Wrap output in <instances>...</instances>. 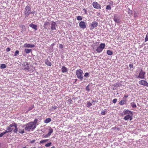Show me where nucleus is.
<instances>
[{
  "label": "nucleus",
  "instance_id": "nucleus-53",
  "mask_svg": "<svg viewBox=\"0 0 148 148\" xmlns=\"http://www.w3.org/2000/svg\"><path fill=\"white\" fill-rule=\"evenodd\" d=\"M134 16L135 17L136 16V15L135 14H134Z\"/></svg>",
  "mask_w": 148,
  "mask_h": 148
},
{
  "label": "nucleus",
  "instance_id": "nucleus-43",
  "mask_svg": "<svg viewBox=\"0 0 148 148\" xmlns=\"http://www.w3.org/2000/svg\"><path fill=\"white\" fill-rule=\"evenodd\" d=\"M59 47L60 48H63V45L62 44H60L59 45Z\"/></svg>",
  "mask_w": 148,
  "mask_h": 148
},
{
  "label": "nucleus",
  "instance_id": "nucleus-6",
  "mask_svg": "<svg viewBox=\"0 0 148 148\" xmlns=\"http://www.w3.org/2000/svg\"><path fill=\"white\" fill-rule=\"evenodd\" d=\"M105 47V44L104 43H101L99 46L97 47L96 51L98 53H100L101 52Z\"/></svg>",
  "mask_w": 148,
  "mask_h": 148
},
{
  "label": "nucleus",
  "instance_id": "nucleus-56",
  "mask_svg": "<svg viewBox=\"0 0 148 148\" xmlns=\"http://www.w3.org/2000/svg\"><path fill=\"white\" fill-rule=\"evenodd\" d=\"M23 148H26V147H23Z\"/></svg>",
  "mask_w": 148,
  "mask_h": 148
},
{
  "label": "nucleus",
  "instance_id": "nucleus-2",
  "mask_svg": "<svg viewBox=\"0 0 148 148\" xmlns=\"http://www.w3.org/2000/svg\"><path fill=\"white\" fill-rule=\"evenodd\" d=\"M126 115L123 119L125 120H127L129 119L130 120H131L132 119V113L129 110H126L123 111L122 113V115Z\"/></svg>",
  "mask_w": 148,
  "mask_h": 148
},
{
  "label": "nucleus",
  "instance_id": "nucleus-30",
  "mask_svg": "<svg viewBox=\"0 0 148 148\" xmlns=\"http://www.w3.org/2000/svg\"><path fill=\"white\" fill-rule=\"evenodd\" d=\"M77 19L79 21H80L82 20V18L80 16H78L77 17Z\"/></svg>",
  "mask_w": 148,
  "mask_h": 148
},
{
  "label": "nucleus",
  "instance_id": "nucleus-39",
  "mask_svg": "<svg viewBox=\"0 0 148 148\" xmlns=\"http://www.w3.org/2000/svg\"><path fill=\"white\" fill-rule=\"evenodd\" d=\"M0 67L1 69H4L6 68V65H1Z\"/></svg>",
  "mask_w": 148,
  "mask_h": 148
},
{
  "label": "nucleus",
  "instance_id": "nucleus-32",
  "mask_svg": "<svg viewBox=\"0 0 148 148\" xmlns=\"http://www.w3.org/2000/svg\"><path fill=\"white\" fill-rule=\"evenodd\" d=\"M19 53V51H18L16 50L15 51V53L14 56H17L18 54Z\"/></svg>",
  "mask_w": 148,
  "mask_h": 148
},
{
  "label": "nucleus",
  "instance_id": "nucleus-9",
  "mask_svg": "<svg viewBox=\"0 0 148 148\" xmlns=\"http://www.w3.org/2000/svg\"><path fill=\"white\" fill-rule=\"evenodd\" d=\"M138 83L140 85L148 87V83L145 80H141L138 82Z\"/></svg>",
  "mask_w": 148,
  "mask_h": 148
},
{
  "label": "nucleus",
  "instance_id": "nucleus-29",
  "mask_svg": "<svg viewBox=\"0 0 148 148\" xmlns=\"http://www.w3.org/2000/svg\"><path fill=\"white\" fill-rule=\"evenodd\" d=\"M128 13L129 14H132V11L131 10H130V8L128 9Z\"/></svg>",
  "mask_w": 148,
  "mask_h": 148
},
{
  "label": "nucleus",
  "instance_id": "nucleus-3",
  "mask_svg": "<svg viewBox=\"0 0 148 148\" xmlns=\"http://www.w3.org/2000/svg\"><path fill=\"white\" fill-rule=\"evenodd\" d=\"M34 125L32 122H30L27 124L26 126L25 127V130L29 131L31 129H34Z\"/></svg>",
  "mask_w": 148,
  "mask_h": 148
},
{
  "label": "nucleus",
  "instance_id": "nucleus-55",
  "mask_svg": "<svg viewBox=\"0 0 148 148\" xmlns=\"http://www.w3.org/2000/svg\"><path fill=\"white\" fill-rule=\"evenodd\" d=\"M27 70H29V69H27Z\"/></svg>",
  "mask_w": 148,
  "mask_h": 148
},
{
  "label": "nucleus",
  "instance_id": "nucleus-8",
  "mask_svg": "<svg viewBox=\"0 0 148 148\" xmlns=\"http://www.w3.org/2000/svg\"><path fill=\"white\" fill-rule=\"evenodd\" d=\"M79 27L82 29H84L86 27L85 22L83 21H81L79 23Z\"/></svg>",
  "mask_w": 148,
  "mask_h": 148
},
{
  "label": "nucleus",
  "instance_id": "nucleus-4",
  "mask_svg": "<svg viewBox=\"0 0 148 148\" xmlns=\"http://www.w3.org/2000/svg\"><path fill=\"white\" fill-rule=\"evenodd\" d=\"M83 71L81 69L78 70L76 72V75H77V77L80 80H82L83 79Z\"/></svg>",
  "mask_w": 148,
  "mask_h": 148
},
{
  "label": "nucleus",
  "instance_id": "nucleus-19",
  "mask_svg": "<svg viewBox=\"0 0 148 148\" xmlns=\"http://www.w3.org/2000/svg\"><path fill=\"white\" fill-rule=\"evenodd\" d=\"M62 73H65L67 71V69L64 66H63L62 68Z\"/></svg>",
  "mask_w": 148,
  "mask_h": 148
},
{
  "label": "nucleus",
  "instance_id": "nucleus-15",
  "mask_svg": "<svg viewBox=\"0 0 148 148\" xmlns=\"http://www.w3.org/2000/svg\"><path fill=\"white\" fill-rule=\"evenodd\" d=\"M22 126L21 127L22 128H19L18 129V132L20 134H23L25 133L24 129L23 128L24 126Z\"/></svg>",
  "mask_w": 148,
  "mask_h": 148
},
{
  "label": "nucleus",
  "instance_id": "nucleus-38",
  "mask_svg": "<svg viewBox=\"0 0 148 148\" xmlns=\"http://www.w3.org/2000/svg\"><path fill=\"white\" fill-rule=\"evenodd\" d=\"M10 50V49L9 47H8L6 49V51L7 52H9Z\"/></svg>",
  "mask_w": 148,
  "mask_h": 148
},
{
  "label": "nucleus",
  "instance_id": "nucleus-24",
  "mask_svg": "<svg viewBox=\"0 0 148 148\" xmlns=\"http://www.w3.org/2000/svg\"><path fill=\"white\" fill-rule=\"evenodd\" d=\"M34 105H32L31 106L29 107V108L28 110L27 111V112H28L31 110L33 108H34Z\"/></svg>",
  "mask_w": 148,
  "mask_h": 148
},
{
  "label": "nucleus",
  "instance_id": "nucleus-52",
  "mask_svg": "<svg viewBox=\"0 0 148 148\" xmlns=\"http://www.w3.org/2000/svg\"><path fill=\"white\" fill-rule=\"evenodd\" d=\"M51 148H55L54 146H53V147H51Z\"/></svg>",
  "mask_w": 148,
  "mask_h": 148
},
{
  "label": "nucleus",
  "instance_id": "nucleus-1",
  "mask_svg": "<svg viewBox=\"0 0 148 148\" xmlns=\"http://www.w3.org/2000/svg\"><path fill=\"white\" fill-rule=\"evenodd\" d=\"M6 129L9 132H12L13 131L14 133H17L18 131L17 125L15 123H13L10 124L9 126L7 127Z\"/></svg>",
  "mask_w": 148,
  "mask_h": 148
},
{
  "label": "nucleus",
  "instance_id": "nucleus-36",
  "mask_svg": "<svg viewBox=\"0 0 148 148\" xmlns=\"http://www.w3.org/2000/svg\"><path fill=\"white\" fill-rule=\"evenodd\" d=\"M117 101V99H113L112 102L114 103H116Z\"/></svg>",
  "mask_w": 148,
  "mask_h": 148
},
{
  "label": "nucleus",
  "instance_id": "nucleus-20",
  "mask_svg": "<svg viewBox=\"0 0 148 148\" xmlns=\"http://www.w3.org/2000/svg\"><path fill=\"white\" fill-rule=\"evenodd\" d=\"M38 120L37 119H35L33 122H32L33 124L34 125V128H35L36 127V124Z\"/></svg>",
  "mask_w": 148,
  "mask_h": 148
},
{
  "label": "nucleus",
  "instance_id": "nucleus-22",
  "mask_svg": "<svg viewBox=\"0 0 148 148\" xmlns=\"http://www.w3.org/2000/svg\"><path fill=\"white\" fill-rule=\"evenodd\" d=\"M51 121V119L50 118L46 119L45 121L44 122L45 123H48L50 122Z\"/></svg>",
  "mask_w": 148,
  "mask_h": 148
},
{
  "label": "nucleus",
  "instance_id": "nucleus-10",
  "mask_svg": "<svg viewBox=\"0 0 148 148\" xmlns=\"http://www.w3.org/2000/svg\"><path fill=\"white\" fill-rule=\"evenodd\" d=\"M145 73L143 72L142 70H141L139 73L138 77L141 79H144L145 77Z\"/></svg>",
  "mask_w": 148,
  "mask_h": 148
},
{
  "label": "nucleus",
  "instance_id": "nucleus-27",
  "mask_svg": "<svg viewBox=\"0 0 148 148\" xmlns=\"http://www.w3.org/2000/svg\"><path fill=\"white\" fill-rule=\"evenodd\" d=\"M48 141V139L42 140L40 141V143H43Z\"/></svg>",
  "mask_w": 148,
  "mask_h": 148
},
{
  "label": "nucleus",
  "instance_id": "nucleus-12",
  "mask_svg": "<svg viewBox=\"0 0 148 148\" xmlns=\"http://www.w3.org/2000/svg\"><path fill=\"white\" fill-rule=\"evenodd\" d=\"M57 26L56 23L55 22L52 21L51 23V29L52 30H56V27Z\"/></svg>",
  "mask_w": 148,
  "mask_h": 148
},
{
  "label": "nucleus",
  "instance_id": "nucleus-50",
  "mask_svg": "<svg viewBox=\"0 0 148 148\" xmlns=\"http://www.w3.org/2000/svg\"><path fill=\"white\" fill-rule=\"evenodd\" d=\"M130 68H132L133 67V65H130Z\"/></svg>",
  "mask_w": 148,
  "mask_h": 148
},
{
  "label": "nucleus",
  "instance_id": "nucleus-26",
  "mask_svg": "<svg viewBox=\"0 0 148 148\" xmlns=\"http://www.w3.org/2000/svg\"><path fill=\"white\" fill-rule=\"evenodd\" d=\"M49 23L48 22H46L45 23L44 25V27L45 29H46V26L48 25Z\"/></svg>",
  "mask_w": 148,
  "mask_h": 148
},
{
  "label": "nucleus",
  "instance_id": "nucleus-21",
  "mask_svg": "<svg viewBox=\"0 0 148 148\" xmlns=\"http://www.w3.org/2000/svg\"><path fill=\"white\" fill-rule=\"evenodd\" d=\"M24 50L26 53L27 54L29 53L32 51V49H25Z\"/></svg>",
  "mask_w": 148,
  "mask_h": 148
},
{
  "label": "nucleus",
  "instance_id": "nucleus-47",
  "mask_svg": "<svg viewBox=\"0 0 148 148\" xmlns=\"http://www.w3.org/2000/svg\"><path fill=\"white\" fill-rule=\"evenodd\" d=\"M35 141V140H34L31 141L30 143H34Z\"/></svg>",
  "mask_w": 148,
  "mask_h": 148
},
{
  "label": "nucleus",
  "instance_id": "nucleus-25",
  "mask_svg": "<svg viewBox=\"0 0 148 148\" xmlns=\"http://www.w3.org/2000/svg\"><path fill=\"white\" fill-rule=\"evenodd\" d=\"M131 105L132 108H136V103L134 102L131 103Z\"/></svg>",
  "mask_w": 148,
  "mask_h": 148
},
{
  "label": "nucleus",
  "instance_id": "nucleus-54",
  "mask_svg": "<svg viewBox=\"0 0 148 148\" xmlns=\"http://www.w3.org/2000/svg\"><path fill=\"white\" fill-rule=\"evenodd\" d=\"M1 65H5V64H1Z\"/></svg>",
  "mask_w": 148,
  "mask_h": 148
},
{
  "label": "nucleus",
  "instance_id": "nucleus-11",
  "mask_svg": "<svg viewBox=\"0 0 148 148\" xmlns=\"http://www.w3.org/2000/svg\"><path fill=\"white\" fill-rule=\"evenodd\" d=\"M114 21L118 23H120L121 22V20L119 16L116 15H115L113 18Z\"/></svg>",
  "mask_w": 148,
  "mask_h": 148
},
{
  "label": "nucleus",
  "instance_id": "nucleus-42",
  "mask_svg": "<svg viewBox=\"0 0 148 148\" xmlns=\"http://www.w3.org/2000/svg\"><path fill=\"white\" fill-rule=\"evenodd\" d=\"M47 62H48V63L49 64V65H50V64H51V63H50V62L49 61H48V60H46L45 61V63L46 64H47Z\"/></svg>",
  "mask_w": 148,
  "mask_h": 148
},
{
  "label": "nucleus",
  "instance_id": "nucleus-51",
  "mask_svg": "<svg viewBox=\"0 0 148 148\" xmlns=\"http://www.w3.org/2000/svg\"><path fill=\"white\" fill-rule=\"evenodd\" d=\"M117 130H119L120 129V128H117Z\"/></svg>",
  "mask_w": 148,
  "mask_h": 148
},
{
  "label": "nucleus",
  "instance_id": "nucleus-46",
  "mask_svg": "<svg viewBox=\"0 0 148 148\" xmlns=\"http://www.w3.org/2000/svg\"><path fill=\"white\" fill-rule=\"evenodd\" d=\"M21 27H22V28L25 29V26L23 25H21Z\"/></svg>",
  "mask_w": 148,
  "mask_h": 148
},
{
  "label": "nucleus",
  "instance_id": "nucleus-44",
  "mask_svg": "<svg viewBox=\"0 0 148 148\" xmlns=\"http://www.w3.org/2000/svg\"><path fill=\"white\" fill-rule=\"evenodd\" d=\"M4 135L3 132L0 134V137H2Z\"/></svg>",
  "mask_w": 148,
  "mask_h": 148
},
{
  "label": "nucleus",
  "instance_id": "nucleus-18",
  "mask_svg": "<svg viewBox=\"0 0 148 148\" xmlns=\"http://www.w3.org/2000/svg\"><path fill=\"white\" fill-rule=\"evenodd\" d=\"M29 26L33 28L36 30L37 29V26L36 25L32 23Z\"/></svg>",
  "mask_w": 148,
  "mask_h": 148
},
{
  "label": "nucleus",
  "instance_id": "nucleus-28",
  "mask_svg": "<svg viewBox=\"0 0 148 148\" xmlns=\"http://www.w3.org/2000/svg\"><path fill=\"white\" fill-rule=\"evenodd\" d=\"M92 105V104L90 102H88L87 103L86 106L88 107H89Z\"/></svg>",
  "mask_w": 148,
  "mask_h": 148
},
{
  "label": "nucleus",
  "instance_id": "nucleus-45",
  "mask_svg": "<svg viewBox=\"0 0 148 148\" xmlns=\"http://www.w3.org/2000/svg\"><path fill=\"white\" fill-rule=\"evenodd\" d=\"M86 90L88 91H89L90 90V89L88 88V86H87L86 87Z\"/></svg>",
  "mask_w": 148,
  "mask_h": 148
},
{
  "label": "nucleus",
  "instance_id": "nucleus-23",
  "mask_svg": "<svg viewBox=\"0 0 148 148\" xmlns=\"http://www.w3.org/2000/svg\"><path fill=\"white\" fill-rule=\"evenodd\" d=\"M107 53L108 55H111L113 54V52L112 51L110 50H108L107 51Z\"/></svg>",
  "mask_w": 148,
  "mask_h": 148
},
{
  "label": "nucleus",
  "instance_id": "nucleus-40",
  "mask_svg": "<svg viewBox=\"0 0 148 148\" xmlns=\"http://www.w3.org/2000/svg\"><path fill=\"white\" fill-rule=\"evenodd\" d=\"M9 132L7 130H5L4 132H3V133L4 134H6V133Z\"/></svg>",
  "mask_w": 148,
  "mask_h": 148
},
{
  "label": "nucleus",
  "instance_id": "nucleus-31",
  "mask_svg": "<svg viewBox=\"0 0 148 148\" xmlns=\"http://www.w3.org/2000/svg\"><path fill=\"white\" fill-rule=\"evenodd\" d=\"M111 7L110 5H107L106 8V9L107 10H110L111 9Z\"/></svg>",
  "mask_w": 148,
  "mask_h": 148
},
{
  "label": "nucleus",
  "instance_id": "nucleus-7",
  "mask_svg": "<svg viewBox=\"0 0 148 148\" xmlns=\"http://www.w3.org/2000/svg\"><path fill=\"white\" fill-rule=\"evenodd\" d=\"M92 5L94 8L95 9H100L101 8V5L97 2H93Z\"/></svg>",
  "mask_w": 148,
  "mask_h": 148
},
{
  "label": "nucleus",
  "instance_id": "nucleus-35",
  "mask_svg": "<svg viewBox=\"0 0 148 148\" xmlns=\"http://www.w3.org/2000/svg\"><path fill=\"white\" fill-rule=\"evenodd\" d=\"M58 108V107L57 106H52L51 108L52 109H56Z\"/></svg>",
  "mask_w": 148,
  "mask_h": 148
},
{
  "label": "nucleus",
  "instance_id": "nucleus-37",
  "mask_svg": "<svg viewBox=\"0 0 148 148\" xmlns=\"http://www.w3.org/2000/svg\"><path fill=\"white\" fill-rule=\"evenodd\" d=\"M105 111L103 110V111L101 112V114L102 115H105Z\"/></svg>",
  "mask_w": 148,
  "mask_h": 148
},
{
  "label": "nucleus",
  "instance_id": "nucleus-57",
  "mask_svg": "<svg viewBox=\"0 0 148 148\" xmlns=\"http://www.w3.org/2000/svg\"><path fill=\"white\" fill-rule=\"evenodd\" d=\"M33 148H36V147H34Z\"/></svg>",
  "mask_w": 148,
  "mask_h": 148
},
{
  "label": "nucleus",
  "instance_id": "nucleus-14",
  "mask_svg": "<svg viewBox=\"0 0 148 148\" xmlns=\"http://www.w3.org/2000/svg\"><path fill=\"white\" fill-rule=\"evenodd\" d=\"M98 23L96 21H94L92 22V23L90 24V26L91 27L92 29L96 27L98 25Z\"/></svg>",
  "mask_w": 148,
  "mask_h": 148
},
{
  "label": "nucleus",
  "instance_id": "nucleus-49",
  "mask_svg": "<svg viewBox=\"0 0 148 148\" xmlns=\"http://www.w3.org/2000/svg\"><path fill=\"white\" fill-rule=\"evenodd\" d=\"M116 128V127H112L111 129L112 130H115Z\"/></svg>",
  "mask_w": 148,
  "mask_h": 148
},
{
  "label": "nucleus",
  "instance_id": "nucleus-41",
  "mask_svg": "<svg viewBox=\"0 0 148 148\" xmlns=\"http://www.w3.org/2000/svg\"><path fill=\"white\" fill-rule=\"evenodd\" d=\"M83 10L84 11L85 13L86 14H87V10H86V9L84 8L83 9Z\"/></svg>",
  "mask_w": 148,
  "mask_h": 148
},
{
  "label": "nucleus",
  "instance_id": "nucleus-16",
  "mask_svg": "<svg viewBox=\"0 0 148 148\" xmlns=\"http://www.w3.org/2000/svg\"><path fill=\"white\" fill-rule=\"evenodd\" d=\"M127 103L126 99L122 100H121L119 102V104L120 105H123Z\"/></svg>",
  "mask_w": 148,
  "mask_h": 148
},
{
  "label": "nucleus",
  "instance_id": "nucleus-17",
  "mask_svg": "<svg viewBox=\"0 0 148 148\" xmlns=\"http://www.w3.org/2000/svg\"><path fill=\"white\" fill-rule=\"evenodd\" d=\"M49 131L48 133L45 136V137L46 138L48 136H50L51 134L53 132V130L52 128H50L49 130Z\"/></svg>",
  "mask_w": 148,
  "mask_h": 148
},
{
  "label": "nucleus",
  "instance_id": "nucleus-34",
  "mask_svg": "<svg viewBox=\"0 0 148 148\" xmlns=\"http://www.w3.org/2000/svg\"><path fill=\"white\" fill-rule=\"evenodd\" d=\"M89 75V74L88 73H85L84 76L85 77H88Z\"/></svg>",
  "mask_w": 148,
  "mask_h": 148
},
{
  "label": "nucleus",
  "instance_id": "nucleus-33",
  "mask_svg": "<svg viewBox=\"0 0 148 148\" xmlns=\"http://www.w3.org/2000/svg\"><path fill=\"white\" fill-rule=\"evenodd\" d=\"M51 143H47V144L45 145V146L47 147H49L51 145Z\"/></svg>",
  "mask_w": 148,
  "mask_h": 148
},
{
  "label": "nucleus",
  "instance_id": "nucleus-5",
  "mask_svg": "<svg viewBox=\"0 0 148 148\" xmlns=\"http://www.w3.org/2000/svg\"><path fill=\"white\" fill-rule=\"evenodd\" d=\"M31 8L28 5L26 6L25 10V17H27L29 15L30 12Z\"/></svg>",
  "mask_w": 148,
  "mask_h": 148
},
{
  "label": "nucleus",
  "instance_id": "nucleus-13",
  "mask_svg": "<svg viewBox=\"0 0 148 148\" xmlns=\"http://www.w3.org/2000/svg\"><path fill=\"white\" fill-rule=\"evenodd\" d=\"M35 45L34 44H29L25 43L23 45L25 48H33L35 47Z\"/></svg>",
  "mask_w": 148,
  "mask_h": 148
},
{
  "label": "nucleus",
  "instance_id": "nucleus-48",
  "mask_svg": "<svg viewBox=\"0 0 148 148\" xmlns=\"http://www.w3.org/2000/svg\"><path fill=\"white\" fill-rule=\"evenodd\" d=\"M128 95H125L124 96V98H127L128 97Z\"/></svg>",
  "mask_w": 148,
  "mask_h": 148
}]
</instances>
